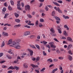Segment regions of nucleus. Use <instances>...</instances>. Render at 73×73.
Wrapping results in <instances>:
<instances>
[{
  "label": "nucleus",
  "mask_w": 73,
  "mask_h": 73,
  "mask_svg": "<svg viewBox=\"0 0 73 73\" xmlns=\"http://www.w3.org/2000/svg\"><path fill=\"white\" fill-rule=\"evenodd\" d=\"M18 43H16L15 41L12 42L11 44H9L10 46H15L16 45H17V44Z\"/></svg>",
  "instance_id": "1"
},
{
  "label": "nucleus",
  "mask_w": 73,
  "mask_h": 73,
  "mask_svg": "<svg viewBox=\"0 0 73 73\" xmlns=\"http://www.w3.org/2000/svg\"><path fill=\"white\" fill-rule=\"evenodd\" d=\"M19 59V60H21V58H20V57L19 56H18L17 57V60L14 62V63H15V64H19V62H18Z\"/></svg>",
  "instance_id": "2"
},
{
  "label": "nucleus",
  "mask_w": 73,
  "mask_h": 73,
  "mask_svg": "<svg viewBox=\"0 0 73 73\" xmlns=\"http://www.w3.org/2000/svg\"><path fill=\"white\" fill-rule=\"evenodd\" d=\"M49 44L50 45L51 47H52V48H56V46L55 45H53V44H54V43L53 42H50L49 43Z\"/></svg>",
  "instance_id": "3"
},
{
  "label": "nucleus",
  "mask_w": 73,
  "mask_h": 73,
  "mask_svg": "<svg viewBox=\"0 0 73 73\" xmlns=\"http://www.w3.org/2000/svg\"><path fill=\"white\" fill-rule=\"evenodd\" d=\"M2 35L3 36H8L9 34L6 32H3L2 33Z\"/></svg>",
  "instance_id": "4"
},
{
  "label": "nucleus",
  "mask_w": 73,
  "mask_h": 73,
  "mask_svg": "<svg viewBox=\"0 0 73 73\" xmlns=\"http://www.w3.org/2000/svg\"><path fill=\"white\" fill-rule=\"evenodd\" d=\"M15 48H16V49H20L21 47V46L18 45V43H17V45H15Z\"/></svg>",
  "instance_id": "5"
},
{
  "label": "nucleus",
  "mask_w": 73,
  "mask_h": 73,
  "mask_svg": "<svg viewBox=\"0 0 73 73\" xmlns=\"http://www.w3.org/2000/svg\"><path fill=\"white\" fill-rule=\"evenodd\" d=\"M30 33L29 31H27L24 33V35L25 36H27L30 35Z\"/></svg>",
  "instance_id": "6"
},
{
  "label": "nucleus",
  "mask_w": 73,
  "mask_h": 73,
  "mask_svg": "<svg viewBox=\"0 0 73 73\" xmlns=\"http://www.w3.org/2000/svg\"><path fill=\"white\" fill-rule=\"evenodd\" d=\"M30 9V6L29 5H27L25 6V9L26 10H29V9Z\"/></svg>",
  "instance_id": "7"
},
{
  "label": "nucleus",
  "mask_w": 73,
  "mask_h": 73,
  "mask_svg": "<svg viewBox=\"0 0 73 73\" xmlns=\"http://www.w3.org/2000/svg\"><path fill=\"white\" fill-rule=\"evenodd\" d=\"M31 66L33 67V68H38V66L37 65H35L33 64H31Z\"/></svg>",
  "instance_id": "8"
},
{
  "label": "nucleus",
  "mask_w": 73,
  "mask_h": 73,
  "mask_svg": "<svg viewBox=\"0 0 73 73\" xmlns=\"http://www.w3.org/2000/svg\"><path fill=\"white\" fill-rule=\"evenodd\" d=\"M21 6V4L20 3H18L17 4V8L18 9H19V10H20L21 9V8L20 7Z\"/></svg>",
  "instance_id": "9"
},
{
  "label": "nucleus",
  "mask_w": 73,
  "mask_h": 73,
  "mask_svg": "<svg viewBox=\"0 0 73 73\" xmlns=\"http://www.w3.org/2000/svg\"><path fill=\"white\" fill-rule=\"evenodd\" d=\"M59 69L60 70V73H64V70H62V67L61 66H59Z\"/></svg>",
  "instance_id": "10"
},
{
  "label": "nucleus",
  "mask_w": 73,
  "mask_h": 73,
  "mask_svg": "<svg viewBox=\"0 0 73 73\" xmlns=\"http://www.w3.org/2000/svg\"><path fill=\"white\" fill-rule=\"evenodd\" d=\"M28 50L29 51V52H30V56H32V55H33V51L32 50L30 49H29Z\"/></svg>",
  "instance_id": "11"
},
{
  "label": "nucleus",
  "mask_w": 73,
  "mask_h": 73,
  "mask_svg": "<svg viewBox=\"0 0 73 73\" xmlns=\"http://www.w3.org/2000/svg\"><path fill=\"white\" fill-rule=\"evenodd\" d=\"M67 40L68 41H70V42H73V41H72V38L70 37H68L67 38Z\"/></svg>",
  "instance_id": "12"
},
{
  "label": "nucleus",
  "mask_w": 73,
  "mask_h": 73,
  "mask_svg": "<svg viewBox=\"0 0 73 73\" xmlns=\"http://www.w3.org/2000/svg\"><path fill=\"white\" fill-rule=\"evenodd\" d=\"M6 11V8L4 7L2 9V13L3 14H4L5 13V12Z\"/></svg>",
  "instance_id": "13"
},
{
  "label": "nucleus",
  "mask_w": 73,
  "mask_h": 73,
  "mask_svg": "<svg viewBox=\"0 0 73 73\" xmlns=\"http://www.w3.org/2000/svg\"><path fill=\"white\" fill-rule=\"evenodd\" d=\"M72 44H71L69 45L68 46V47L67 50H69V49H70V48H72Z\"/></svg>",
  "instance_id": "14"
},
{
  "label": "nucleus",
  "mask_w": 73,
  "mask_h": 73,
  "mask_svg": "<svg viewBox=\"0 0 73 73\" xmlns=\"http://www.w3.org/2000/svg\"><path fill=\"white\" fill-rule=\"evenodd\" d=\"M12 50H10L8 52V53H10V54H12L13 56H14V54L13 53L11 52Z\"/></svg>",
  "instance_id": "15"
},
{
  "label": "nucleus",
  "mask_w": 73,
  "mask_h": 73,
  "mask_svg": "<svg viewBox=\"0 0 73 73\" xmlns=\"http://www.w3.org/2000/svg\"><path fill=\"white\" fill-rule=\"evenodd\" d=\"M68 58L70 61H72V57L70 55H68Z\"/></svg>",
  "instance_id": "16"
},
{
  "label": "nucleus",
  "mask_w": 73,
  "mask_h": 73,
  "mask_svg": "<svg viewBox=\"0 0 73 73\" xmlns=\"http://www.w3.org/2000/svg\"><path fill=\"white\" fill-rule=\"evenodd\" d=\"M12 39H10L8 41V44H10V45H11V44H12Z\"/></svg>",
  "instance_id": "17"
},
{
  "label": "nucleus",
  "mask_w": 73,
  "mask_h": 73,
  "mask_svg": "<svg viewBox=\"0 0 73 73\" xmlns=\"http://www.w3.org/2000/svg\"><path fill=\"white\" fill-rule=\"evenodd\" d=\"M50 31L51 32H52V33H55V31H54V29H53V28H51Z\"/></svg>",
  "instance_id": "18"
},
{
  "label": "nucleus",
  "mask_w": 73,
  "mask_h": 73,
  "mask_svg": "<svg viewBox=\"0 0 73 73\" xmlns=\"http://www.w3.org/2000/svg\"><path fill=\"white\" fill-rule=\"evenodd\" d=\"M52 3H53V4H54L55 5H57V6H60V5L58 3H57L56 2H53Z\"/></svg>",
  "instance_id": "19"
},
{
  "label": "nucleus",
  "mask_w": 73,
  "mask_h": 73,
  "mask_svg": "<svg viewBox=\"0 0 73 73\" xmlns=\"http://www.w3.org/2000/svg\"><path fill=\"white\" fill-rule=\"evenodd\" d=\"M63 34L65 35V36H68V34L66 33V31H65L63 32Z\"/></svg>",
  "instance_id": "20"
},
{
  "label": "nucleus",
  "mask_w": 73,
  "mask_h": 73,
  "mask_svg": "<svg viewBox=\"0 0 73 73\" xmlns=\"http://www.w3.org/2000/svg\"><path fill=\"white\" fill-rule=\"evenodd\" d=\"M15 21L16 22H17V23H19L20 22V20L18 19H16L15 20Z\"/></svg>",
  "instance_id": "21"
},
{
  "label": "nucleus",
  "mask_w": 73,
  "mask_h": 73,
  "mask_svg": "<svg viewBox=\"0 0 73 73\" xmlns=\"http://www.w3.org/2000/svg\"><path fill=\"white\" fill-rule=\"evenodd\" d=\"M63 16L64 18V19H69V17L68 16H65L64 15H63Z\"/></svg>",
  "instance_id": "22"
},
{
  "label": "nucleus",
  "mask_w": 73,
  "mask_h": 73,
  "mask_svg": "<svg viewBox=\"0 0 73 73\" xmlns=\"http://www.w3.org/2000/svg\"><path fill=\"white\" fill-rule=\"evenodd\" d=\"M29 46L31 48H35V46L33 45H30Z\"/></svg>",
  "instance_id": "23"
},
{
  "label": "nucleus",
  "mask_w": 73,
  "mask_h": 73,
  "mask_svg": "<svg viewBox=\"0 0 73 73\" xmlns=\"http://www.w3.org/2000/svg\"><path fill=\"white\" fill-rule=\"evenodd\" d=\"M5 45V43H4V42L3 41L1 45V47H3Z\"/></svg>",
  "instance_id": "24"
},
{
  "label": "nucleus",
  "mask_w": 73,
  "mask_h": 73,
  "mask_svg": "<svg viewBox=\"0 0 73 73\" xmlns=\"http://www.w3.org/2000/svg\"><path fill=\"white\" fill-rule=\"evenodd\" d=\"M10 3L12 5H14V2H13V1L11 0L10 1Z\"/></svg>",
  "instance_id": "25"
},
{
  "label": "nucleus",
  "mask_w": 73,
  "mask_h": 73,
  "mask_svg": "<svg viewBox=\"0 0 73 73\" xmlns=\"http://www.w3.org/2000/svg\"><path fill=\"white\" fill-rule=\"evenodd\" d=\"M45 9L46 11H49V8L47 6H46L45 7Z\"/></svg>",
  "instance_id": "26"
},
{
  "label": "nucleus",
  "mask_w": 73,
  "mask_h": 73,
  "mask_svg": "<svg viewBox=\"0 0 73 73\" xmlns=\"http://www.w3.org/2000/svg\"><path fill=\"white\" fill-rule=\"evenodd\" d=\"M24 27L25 28H27L29 29L31 28V27L30 26H28V25H25L24 26Z\"/></svg>",
  "instance_id": "27"
},
{
  "label": "nucleus",
  "mask_w": 73,
  "mask_h": 73,
  "mask_svg": "<svg viewBox=\"0 0 73 73\" xmlns=\"http://www.w3.org/2000/svg\"><path fill=\"white\" fill-rule=\"evenodd\" d=\"M40 22L41 23H43V22H44V19L41 18L40 19Z\"/></svg>",
  "instance_id": "28"
},
{
  "label": "nucleus",
  "mask_w": 73,
  "mask_h": 73,
  "mask_svg": "<svg viewBox=\"0 0 73 73\" xmlns=\"http://www.w3.org/2000/svg\"><path fill=\"white\" fill-rule=\"evenodd\" d=\"M14 67H13V66H11L10 67H9L8 68V69H14Z\"/></svg>",
  "instance_id": "29"
},
{
  "label": "nucleus",
  "mask_w": 73,
  "mask_h": 73,
  "mask_svg": "<svg viewBox=\"0 0 73 73\" xmlns=\"http://www.w3.org/2000/svg\"><path fill=\"white\" fill-rule=\"evenodd\" d=\"M14 15H15V16L16 17H18L19 16V15L16 13H15Z\"/></svg>",
  "instance_id": "30"
},
{
  "label": "nucleus",
  "mask_w": 73,
  "mask_h": 73,
  "mask_svg": "<svg viewBox=\"0 0 73 73\" xmlns=\"http://www.w3.org/2000/svg\"><path fill=\"white\" fill-rule=\"evenodd\" d=\"M40 60V57L38 56L36 57V62L38 61L39 60Z\"/></svg>",
  "instance_id": "31"
},
{
  "label": "nucleus",
  "mask_w": 73,
  "mask_h": 73,
  "mask_svg": "<svg viewBox=\"0 0 73 73\" xmlns=\"http://www.w3.org/2000/svg\"><path fill=\"white\" fill-rule=\"evenodd\" d=\"M7 56V57H8V58L9 59H12V57H11L10 55H8Z\"/></svg>",
  "instance_id": "32"
},
{
  "label": "nucleus",
  "mask_w": 73,
  "mask_h": 73,
  "mask_svg": "<svg viewBox=\"0 0 73 73\" xmlns=\"http://www.w3.org/2000/svg\"><path fill=\"white\" fill-rule=\"evenodd\" d=\"M45 70V68H43L40 71V72H44V71Z\"/></svg>",
  "instance_id": "33"
},
{
  "label": "nucleus",
  "mask_w": 73,
  "mask_h": 73,
  "mask_svg": "<svg viewBox=\"0 0 73 73\" xmlns=\"http://www.w3.org/2000/svg\"><path fill=\"white\" fill-rule=\"evenodd\" d=\"M54 15H55V11H54L52 13V16H54Z\"/></svg>",
  "instance_id": "34"
},
{
  "label": "nucleus",
  "mask_w": 73,
  "mask_h": 73,
  "mask_svg": "<svg viewBox=\"0 0 73 73\" xmlns=\"http://www.w3.org/2000/svg\"><path fill=\"white\" fill-rule=\"evenodd\" d=\"M35 46L38 49H40V46L38 44H36Z\"/></svg>",
  "instance_id": "35"
},
{
  "label": "nucleus",
  "mask_w": 73,
  "mask_h": 73,
  "mask_svg": "<svg viewBox=\"0 0 73 73\" xmlns=\"http://www.w3.org/2000/svg\"><path fill=\"white\" fill-rule=\"evenodd\" d=\"M47 61H49V62H53V60H51L50 59H48Z\"/></svg>",
  "instance_id": "36"
},
{
  "label": "nucleus",
  "mask_w": 73,
  "mask_h": 73,
  "mask_svg": "<svg viewBox=\"0 0 73 73\" xmlns=\"http://www.w3.org/2000/svg\"><path fill=\"white\" fill-rule=\"evenodd\" d=\"M9 15V14L8 13L5 14V16L4 17V18H5V19H6V17H7V16H8V15Z\"/></svg>",
  "instance_id": "37"
},
{
  "label": "nucleus",
  "mask_w": 73,
  "mask_h": 73,
  "mask_svg": "<svg viewBox=\"0 0 73 73\" xmlns=\"http://www.w3.org/2000/svg\"><path fill=\"white\" fill-rule=\"evenodd\" d=\"M55 19L57 20H58V21L60 20V19L57 17H56Z\"/></svg>",
  "instance_id": "38"
},
{
  "label": "nucleus",
  "mask_w": 73,
  "mask_h": 73,
  "mask_svg": "<svg viewBox=\"0 0 73 73\" xmlns=\"http://www.w3.org/2000/svg\"><path fill=\"white\" fill-rule=\"evenodd\" d=\"M14 69H16L17 70H19V68H18L17 66H15L14 67Z\"/></svg>",
  "instance_id": "39"
},
{
  "label": "nucleus",
  "mask_w": 73,
  "mask_h": 73,
  "mask_svg": "<svg viewBox=\"0 0 73 73\" xmlns=\"http://www.w3.org/2000/svg\"><path fill=\"white\" fill-rule=\"evenodd\" d=\"M58 32L59 33H60V34H61V33H62V32L61 31V30L58 29Z\"/></svg>",
  "instance_id": "40"
},
{
  "label": "nucleus",
  "mask_w": 73,
  "mask_h": 73,
  "mask_svg": "<svg viewBox=\"0 0 73 73\" xmlns=\"http://www.w3.org/2000/svg\"><path fill=\"white\" fill-rule=\"evenodd\" d=\"M8 9L9 10H10V11H11L12 9L11 8V7L10 6H9Z\"/></svg>",
  "instance_id": "41"
},
{
  "label": "nucleus",
  "mask_w": 73,
  "mask_h": 73,
  "mask_svg": "<svg viewBox=\"0 0 73 73\" xmlns=\"http://www.w3.org/2000/svg\"><path fill=\"white\" fill-rule=\"evenodd\" d=\"M23 66L25 68H27L28 67V66L27 65H26V64L24 63L23 64Z\"/></svg>",
  "instance_id": "42"
},
{
  "label": "nucleus",
  "mask_w": 73,
  "mask_h": 73,
  "mask_svg": "<svg viewBox=\"0 0 73 73\" xmlns=\"http://www.w3.org/2000/svg\"><path fill=\"white\" fill-rule=\"evenodd\" d=\"M5 62V61H0V64H3V63H4Z\"/></svg>",
  "instance_id": "43"
},
{
  "label": "nucleus",
  "mask_w": 73,
  "mask_h": 73,
  "mask_svg": "<svg viewBox=\"0 0 73 73\" xmlns=\"http://www.w3.org/2000/svg\"><path fill=\"white\" fill-rule=\"evenodd\" d=\"M58 59H59V60H64V57H58Z\"/></svg>",
  "instance_id": "44"
},
{
  "label": "nucleus",
  "mask_w": 73,
  "mask_h": 73,
  "mask_svg": "<svg viewBox=\"0 0 73 73\" xmlns=\"http://www.w3.org/2000/svg\"><path fill=\"white\" fill-rule=\"evenodd\" d=\"M68 52V53L70 54H71V55H72V54H73L71 52V50H70Z\"/></svg>",
  "instance_id": "45"
},
{
  "label": "nucleus",
  "mask_w": 73,
  "mask_h": 73,
  "mask_svg": "<svg viewBox=\"0 0 73 73\" xmlns=\"http://www.w3.org/2000/svg\"><path fill=\"white\" fill-rule=\"evenodd\" d=\"M43 54L44 56H46V53H45V51H43Z\"/></svg>",
  "instance_id": "46"
},
{
  "label": "nucleus",
  "mask_w": 73,
  "mask_h": 73,
  "mask_svg": "<svg viewBox=\"0 0 73 73\" xmlns=\"http://www.w3.org/2000/svg\"><path fill=\"white\" fill-rule=\"evenodd\" d=\"M43 43L44 45H45V44H47L48 43V42L45 41H43Z\"/></svg>",
  "instance_id": "47"
},
{
  "label": "nucleus",
  "mask_w": 73,
  "mask_h": 73,
  "mask_svg": "<svg viewBox=\"0 0 73 73\" xmlns=\"http://www.w3.org/2000/svg\"><path fill=\"white\" fill-rule=\"evenodd\" d=\"M38 20H37L35 22V24L36 25H38Z\"/></svg>",
  "instance_id": "48"
},
{
  "label": "nucleus",
  "mask_w": 73,
  "mask_h": 73,
  "mask_svg": "<svg viewBox=\"0 0 73 73\" xmlns=\"http://www.w3.org/2000/svg\"><path fill=\"white\" fill-rule=\"evenodd\" d=\"M54 41H56V42H59V41H58V40L56 38H54Z\"/></svg>",
  "instance_id": "49"
},
{
  "label": "nucleus",
  "mask_w": 73,
  "mask_h": 73,
  "mask_svg": "<svg viewBox=\"0 0 73 73\" xmlns=\"http://www.w3.org/2000/svg\"><path fill=\"white\" fill-rule=\"evenodd\" d=\"M2 68H6V67H7V66H5L4 65H2Z\"/></svg>",
  "instance_id": "50"
},
{
  "label": "nucleus",
  "mask_w": 73,
  "mask_h": 73,
  "mask_svg": "<svg viewBox=\"0 0 73 73\" xmlns=\"http://www.w3.org/2000/svg\"><path fill=\"white\" fill-rule=\"evenodd\" d=\"M7 2H5L4 4V5L5 7H8V5L7 4Z\"/></svg>",
  "instance_id": "51"
},
{
  "label": "nucleus",
  "mask_w": 73,
  "mask_h": 73,
  "mask_svg": "<svg viewBox=\"0 0 73 73\" xmlns=\"http://www.w3.org/2000/svg\"><path fill=\"white\" fill-rule=\"evenodd\" d=\"M34 37H35V36L34 35H31L30 36V38H33Z\"/></svg>",
  "instance_id": "52"
},
{
  "label": "nucleus",
  "mask_w": 73,
  "mask_h": 73,
  "mask_svg": "<svg viewBox=\"0 0 73 73\" xmlns=\"http://www.w3.org/2000/svg\"><path fill=\"white\" fill-rule=\"evenodd\" d=\"M54 62H56V61H58V60L56 58L54 59L53 60Z\"/></svg>",
  "instance_id": "53"
},
{
  "label": "nucleus",
  "mask_w": 73,
  "mask_h": 73,
  "mask_svg": "<svg viewBox=\"0 0 73 73\" xmlns=\"http://www.w3.org/2000/svg\"><path fill=\"white\" fill-rule=\"evenodd\" d=\"M57 2L58 3H60V4H62V1H58Z\"/></svg>",
  "instance_id": "54"
},
{
  "label": "nucleus",
  "mask_w": 73,
  "mask_h": 73,
  "mask_svg": "<svg viewBox=\"0 0 73 73\" xmlns=\"http://www.w3.org/2000/svg\"><path fill=\"white\" fill-rule=\"evenodd\" d=\"M27 16H28V17H29L30 18H32V16H31V15H27Z\"/></svg>",
  "instance_id": "55"
},
{
  "label": "nucleus",
  "mask_w": 73,
  "mask_h": 73,
  "mask_svg": "<svg viewBox=\"0 0 73 73\" xmlns=\"http://www.w3.org/2000/svg\"><path fill=\"white\" fill-rule=\"evenodd\" d=\"M35 70V72H37V73H40V71H39V70H37L36 69Z\"/></svg>",
  "instance_id": "56"
},
{
  "label": "nucleus",
  "mask_w": 73,
  "mask_h": 73,
  "mask_svg": "<svg viewBox=\"0 0 73 73\" xmlns=\"http://www.w3.org/2000/svg\"><path fill=\"white\" fill-rule=\"evenodd\" d=\"M3 55V53H0V57H2Z\"/></svg>",
  "instance_id": "57"
},
{
  "label": "nucleus",
  "mask_w": 73,
  "mask_h": 73,
  "mask_svg": "<svg viewBox=\"0 0 73 73\" xmlns=\"http://www.w3.org/2000/svg\"><path fill=\"white\" fill-rule=\"evenodd\" d=\"M27 25H34V24L33 23H30V24H27Z\"/></svg>",
  "instance_id": "58"
},
{
  "label": "nucleus",
  "mask_w": 73,
  "mask_h": 73,
  "mask_svg": "<svg viewBox=\"0 0 73 73\" xmlns=\"http://www.w3.org/2000/svg\"><path fill=\"white\" fill-rule=\"evenodd\" d=\"M54 66V64H51L50 65V66H49V68H51V67H52V66Z\"/></svg>",
  "instance_id": "59"
},
{
  "label": "nucleus",
  "mask_w": 73,
  "mask_h": 73,
  "mask_svg": "<svg viewBox=\"0 0 73 73\" xmlns=\"http://www.w3.org/2000/svg\"><path fill=\"white\" fill-rule=\"evenodd\" d=\"M42 26V24L41 23H39V27H41Z\"/></svg>",
  "instance_id": "60"
},
{
  "label": "nucleus",
  "mask_w": 73,
  "mask_h": 73,
  "mask_svg": "<svg viewBox=\"0 0 73 73\" xmlns=\"http://www.w3.org/2000/svg\"><path fill=\"white\" fill-rule=\"evenodd\" d=\"M46 47H47V48H48L49 49H50V46L49 45H47L46 46Z\"/></svg>",
  "instance_id": "61"
},
{
  "label": "nucleus",
  "mask_w": 73,
  "mask_h": 73,
  "mask_svg": "<svg viewBox=\"0 0 73 73\" xmlns=\"http://www.w3.org/2000/svg\"><path fill=\"white\" fill-rule=\"evenodd\" d=\"M42 16H45V14L44 13H42Z\"/></svg>",
  "instance_id": "62"
},
{
  "label": "nucleus",
  "mask_w": 73,
  "mask_h": 73,
  "mask_svg": "<svg viewBox=\"0 0 73 73\" xmlns=\"http://www.w3.org/2000/svg\"><path fill=\"white\" fill-rule=\"evenodd\" d=\"M37 38L38 39H40V35H38L37 36Z\"/></svg>",
  "instance_id": "63"
},
{
  "label": "nucleus",
  "mask_w": 73,
  "mask_h": 73,
  "mask_svg": "<svg viewBox=\"0 0 73 73\" xmlns=\"http://www.w3.org/2000/svg\"><path fill=\"white\" fill-rule=\"evenodd\" d=\"M12 71L10 70V71H8V73H12Z\"/></svg>",
  "instance_id": "64"
}]
</instances>
